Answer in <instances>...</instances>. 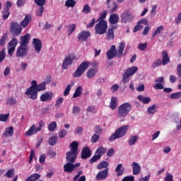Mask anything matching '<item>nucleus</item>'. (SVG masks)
<instances>
[{"instance_id": "obj_53", "label": "nucleus", "mask_w": 181, "mask_h": 181, "mask_svg": "<svg viewBox=\"0 0 181 181\" xmlns=\"http://www.w3.org/2000/svg\"><path fill=\"white\" fill-rule=\"evenodd\" d=\"M15 104H16V99L13 98V97H11L7 100V105H15Z\"/></svg>"}, {"instance_id": "obj_24", "label": "nucleus", "mask_w": 181, "mask_h": 181, "mask_svg": "<svg viewBox=\"0 0 181 181\" xmlns=\"http://www.w3.org/2000/svg\"><path fill=\"white\" fill-rule=\"evenodd\" d=\"M132 166L133 168V175H139L141 173V165H139V163L134 162L132 163Z\"/></svg>"}, {"instance_id": "obj_32", "label": "nucleus", "mask_w": 181, "mask_h": 181, "mask_svg": "<svg viewBox=\"0 0 181 181\" xmlns=\"http://www.w3.org/2000/svg\"><path fill=\"white\" fill-rule=\"evenodd\" d=\"M107 152V148H104L103 146L101 147H99L95 153L100 156V158H101V156H103V155H104V153H105Z\"/></svg>"}, {"instance_id": "obj_55", "label": "nucleus", "mask_w": 181, "mask_h": 181, "mask_svg": "<svg viewBox=\"0 0 181 181\" xmlns=\"http://www.w3.org/2000/svg\"><path fill=\"white\" fill-rule=\"evenodd\" d=\"M81 112V108L78 106H74L72 109V114L74 115H77V114H80Z\"/></svg>"}, {"instance_id": "obj_34", "label": "nucleus", "mask_w": 181, "mask_h": 181, "mask_svg": "<svg viewBox=\"0 0 181 181\" xmlns=\"http://www.w3.org/2000/svg\"><path fill=\"white\" fill-rule=\"evenodd\" d=\"M12 136L13 135V127H10L6 129V131L4 134V136Z\"/></svg>"}, {"instance_id": "obj_44", "label": "nucleus", "mask_w": 181, "mask_h": 181, "mask_svg": "<svg viewBox=\"0 0 181 181\" xmlns=\"http://www.w3.org/2000/svg\"><path fill=\"white\" fill-rule=\"evenodd\" d=\"M101 159V157L97 155L95 153V155L90 159V165H93V163H95L98 160H100Z\"/></svg>"}, {"instance_id": "obj_23", "label": "nucleus", "mask_w": 181, "mask_h": 181, "mask_svg": "<svg viewBox=\"0 0 181 181\" xmlns=\"http://www.w3.org/2000/svg\"><path fill=\"white\" fill-rule=\"evenodd\" d=\"M97 73H98V69H89L86 73V77L88 78H93V77H95Z\"/></svg>"}, {"instance_id": "obj_7", "label": "nucleus", "mask_w": 181, "mask_h": 181, "mask_svg": "<svg viewBox=\"0 0 181 181\" xmlns=\"http://www.w3.org/2000/svg\"><path fill=\"white\" fill-rule=\"evenodd\" d=\"M137 71V66H132L131 68L126 69L122 79V83H124V84L128 83V81H129V77H131V76H132L133 74H135V73H136Z\"/></svg>"}, {"instance_id": "obj_39", "label": "nucleus", "mask_w": 181, "mask_h": 181, "mask_svg": "<svg viewBox=\"0 0 181 181\" xmlns=\"http://www.w3.org/2000/svg\"><path fill=\"white\" fill-rule=\"evenodd\" d=\"M35 124H33L26 132L25 136H30L32 135H35Z\"/></svg>"}, {"instance_id": "obj_54", "label": "nucleus", "mask_w": 181, "mask_h": 181, "mask_svg": "<svg viewBox=\"0 0 181 181\" xmlns=\"http://www.w3.org/2000/svg\"><path fill=\"white\" fill-rule=\"evenodd\" d=\"M5 48H3L1 51H0V63H2L4 60H5V57H6V54H5Z\"/></svg>"}, {"instance_id": "obj_31", "label": "nucleus", "mask_w": 181, "mask_h": 181, "mask_svg": "<svg viewBox=\"0 0 181 181\" xmlns=\"http://www.w3.org/2000/svg\"><path fill=\"white\" fill-rule=\"evenodd\" d=\"M81 93H83V87L82 86H78L74 95H73V98H77L78 97H80L81 95Z\"/></svg>"}, {"instance_id": "obj_40", "label": "nucleus", "mask_w": 181, "mask_h": 181, "mask_svg": "<svg viewBox=\"0 0 181 181\" xmlns=\"http://www.w3.org/2000/svg\"><path fill=\"white\" fill-rule=\"evenodd\" d=\"M76 4V2L74 0H67L65 3V6H67L68 8H74Z\"/></svg>"}, {"instance_id": "obj_21", "label": "nucleus", "mask_w": 181, "mask_h": 181, "mask_svg": "<svg viewBox=\"0 0 181 181\" xmlns=\"http://www.w3.org/2000/svg\"><path fill=\"white\" fill-rule=\"evenodd\" d=\"M163 57V66H166V64H169L170 63V57H169V54H168V51L165 50L162 52Z\"/></svg>"}, {"instance_id": "obj_58", "label": "nucleus", "mask_w": 181, "mask_h": 181, "mask_svg": "<svg viewBox=\"0 0 181 181\" xmlns=\"http://www.w3.org/2000/svg\"><path fill=\"white\" fill-rule=\"evenodd\" d=\"M34 2L37 6H45L46 4V0H34Z\"/></svg>"}, {"instance_id": "obj_47", "label": "nucleus", "mask_w": 181, "mask_h": 181, "mask_svg": "<svg viewBox=\"0 0 181 181\" xmlns=\"http://www.w3.org/2000/svg\"><path fill=\"white\" fill-rule=\"evenodd\" d=\"M108 13V11H105L103 12L99 18L96 21V22H101V21H105V19L107 18V14Z\"/></svg>"}, {"instance_id": "obj_2", "label": "nucleus", "mask_w": 181, "mask_h": 181, "mask_svg": "<svg viewBox=\"0 0 181 181\" xmlns=\"http://www.w3.org/2000/svg\"><path fill=\"white\" fill-rule=\"evenodd\" d=\"M128 129H129V125H122L110 136L109 141H115V139H119V138H123V136H125V135H127Z\"/></svg>"}, {"instance_id": "obj_1", "label": "nucleus", "mask_w": 181, "mask_h": 181, "mask_svg": "<svg viewBox=\"0 0 181 181\" xmlns=\"http://www.w3.org/2000/svg\"><path fill=\"white\" fill-rule=\"evenodd\" d=\"M69 147L71 151L66 153V160L68 163L64 165V170L66 173H73L74 172V162H76L78 155V142L73 141L70 144Z\"/></svg>"}, {"instance_id": "obj_28", "label": "nucleus", "mask_w": 181, "mask_h": 181, "mask_svg": "<svg viewBox=\"0 0 181 181\" xmlns=\"http://www.w3.org/2000/svg\"><path fill=\"white\" fill-rule=\"evenodd\" d=\"M125 48V42H120L118 47V50L116 52L117 53V57H121L122 53H124V49Z\"/></svg>"}, {"instance_id": "obj_19", "label": "nucleus", "mask_w": 181, "mask_h": 181, "mask_svg": "<svg viewBox=\"0 0 181 181\" xmlns=\"http://www.w3.org/2000/svg\"><path fill=\"white\" fill-rule=\"evenodd\" d=\"M32 21V16L30 14L25 15L24 19L21 21L20 25H21V28H26L29 23H30V21Z\"/></svg>"}, {"instance_id": "obj_30", "label": "nucleus", "mask_w": 181, "mask_h": 181, "mask_svg": "<svg viewBox=\"0 0 181 181\" xmlns=\"http://www.w3.org/2000/svg\"><path fill=\"white\" fill-rule=\"evenodd\" d=\"M40 179V175L37 173L32 174L30 177H27L25 181H36Z\"/></svg>"}, {"instance_id": "obj_27", "label": "nucleus", "mask_w": 181, "mask_h": 181, "mask_svg": "<svg viewBox=\"0 0 181 181\" xmlns=\"http://www.w3.org/2000/svg\"><path fill=\"white\" fill-rule=\"evenodd\" d=\"M137 99L139 100V101H140L143 104H149L151 103V98L144 97L142 95H138Z\"/></svg>"}, {"instance_id": "obj_35", "label": "nucleus", "mask_w": 181, "mask_h": 181, "mask_svg": "<svg viewBox=\"0 0 181 181\" xmlns=\"http://www.w3.org/2000/svg\"><path fill=\"white\" fill-rule=\"evenodd\" d=\"M138 141V136H131L130 139L128 141V144L129 146L135 145V142Z\"/></svg>"}, {"instance_id": "obj_33", "label": "nucleus", "mask_w": 181, "mask_h": 181, "mask_svg": "<svg viewBox=\"0 0 181 181\" xmlns=\"http://www.w3.org/2000/svg\"><path fill=\"white\" fill-rule=\"evenodd\" d=\"M108 169V163L105 160H103L102 162L99 163L97 165V169Z\"/></svg>"}, {"instance_id": "obj_5", "label": "nucleus", "mask_w": 181, "mask_h": 181, "mask_svg": "<svg viewBox=\"0 0 181 181\" xmlns=\"http://www.w3.org/2000/svg\"><path fill=\"white\" fill-rule=\"evenodd\" d=\"M90 66V62H83L77 68L76 71L74 73L73 77H81L86 72V70Z\"/></svg>"}, {"instance_id": "obj_48", "label": "nucleus", "mask_w": 181, "mask_h": 181, "mask_svg": "<svg viewBox=\"0 0 181 181\" xmlns=\"http://www.w3.org/2000/svg\"><path fill=\"white\" fill-rule=\"evenodd\" d=\"M6 177H13L15 176V170L13 169H10L8 170L6 173L5 174Z\"/></svg>"}, {"instance_id": "obj_20", "label": "nucleus", "mask_w": 181, "mask_h": 181, "mask_svg": "<svg viewBox=\"0 0 181 181\" xmlns=\"http://www.w3.org/2000/svg\"><path fill=\"white\" fill-rule=\"evenodd\" d=\"M30 40V34H25L24 36L21 37L20 38V45L21 46H25L29 43Z\"/></svg>"}, {"instance_id": "obj_25", "label": "nucleus", "mask_w": 181, "mask_h": 181, "mask_svg": "<svg viewBox=\"0 0 181 181\" xmlns=\"http://www.w3.org/2000/svg\"><path fill=\"white\" fill-rule=\"evenodd\" d=\"M124 170L125 168L122 166V164H118L115 169L117 176H122L124 173Z\"/></svg>"}, {"instance_id": "obj_4", "label": "nucleus", "mask_w": 181, "mask_h": 181, "mask_svg": "<svg viewBox=\"0 0 181 181\" xmlns=\"http://www.w3.org/2000/svg\"><path fill=\"white\" fill-rule=\"evenodd\" d=\"M99 23H97L95 26V33L96 35H104L108 29V24L106 21H98Z\"/></svg>"}, {"instance_id": "obj_63", "label": "nucleus", "mask_w": 181, "mask_h": 181, "mask_svg": "<svg viewBox=\"0 0 181 181\" xmlns=\"http://www.w3.org/2000/svg\"><path fill=\"white\" fill-rule=\"evenodd\" d=\"M47 155H48V156H50V158H54V156H56L57 155V153H56V151H54L52 149H49L47 151Z\"/></svg>"}, {"instance_id": "obj_13", "label": "nucleus", "mask_w": 181, "mask_h": 181, "mask_svg": "<svg viewBox=\"0 0 181 181\" xmlns=\"http://www.w3.org/2000/svg\"><path fill=\"white\" fill-rule=\"evenodd\" d=\"M115 50H117V47H115V45H112L110 49L107 50L106 56L109 60H111L114 59L115 56H117V52Z\"/></svg>"}, {"instance_id": "obj_41", "label": "nucleus", "mask_w": 181, "mask_h": 181, "mask_svg": "<svg viewBox=\"0 0 181 181\" xmlns=\"http://www.w3.org/2000/svg\"><path fill=\"white\" fill-rule=\"evenodd\" d=\"M74 86V81H71V84H68L64 92V95H69V93H70V90H71V86Z\"/></svg>"}, {"instance_id": "obj_3", "label": "nucleus", "mask_w": 181, "mask_h": 181, "mask_svg": "<svg viewBox=\"0 0 181 181\" xmlns=\"http://www.w3.org/2000/svg\"><path fill=\"white\" fill-rule=\"evenodd\" d=\"M132 110V105L129 103H124L118 107L117 109V117L118 118H125Z\"/></svg>"}, {"instance_id": "obj_10", "label": "nucleus", "mask_w": 181, "mask_h": 181, "mask_svg": "<svg viewBox=\"0 0 181 181\" xmlns=\"http://www.w3.org/2000/svg\"><path fill=\"white\" fill-rule=\"evenodd\" d=\"M29 49L26 46L20 45L16 50L17 57H25L28 54V51Z\"/></svg>"}, {"instance_id": "obj_59", "label": "nucleus", "mask_w": 181, "mask_h": 181, "mask_svg": "<svg viewBox=\"0 0 181 181\" xmlns=\"http://www.w3.org/2000/svg\"><path fill=\"white\" fill-rule=\"evenodd\" d=\"M112 5L113 7L109 11L110 13H114V12H117V9H118V4H117V2L114 1Z\"/></svg>"}, {"instance_id": "obj_8", "label": "nucleus", "mask_w": 181, "mask_h": 181, "mask_svg": "<svg viewBox=\"0 0 181 181\" xmlns=\"http://www.w3.org/2000/svg\"><path fill=\"white\" fill-rule=\"evenodd\" d=\"M77 59V56L74 54H69L67 57H66L62 63V69L66 70L69 67V66L71 65L74 60Z\"/></svg>"}, {"instance_id": "obj_15", "label": "nucleus", "mask_w": 181, "mask_h": 181, "mask_svg": "<svg viewBox=\"0 0 181 181\" xmlns=\"http://www.w3.org/2000/svg\"><path fill=\"white\" fill-rule=\"evenodd\" d=\"M91 157V150H90V147L86 146L82 149L81 153V159H88V158Z\"/></svg>"}, {"instance_id": "obj_16", "label": "nucleus", "mask_w": 181, "mask_h": 181, "mask_svg": "<svg viewBox=\"0 0 181 181\" xmlns=\"http://www.w3.org/2000/svg\"><path fill=\"white\" fill-rule=\"evenodd\" d=\"M53 93L46 92L40 95V100L42 103H46V101H50L53 98Z\"/></svg>"}, {"instance_id": "obj_26", "label": "nucleus", "mask_w": 181, "mask_h": 181, "mask_svg": "<svg viewBox=\"0 0 181 181\" xmlns=\"http://www.w3.org/2000/svg\"><path fill=\"white\" fill-rule=\"evenodd\" d=\"M118 107V100H117V97H112L110 103V108L111 110H115Z\"/></svg>"}, {"instance_id": "obj_22", "label": "nucleus", "mask_w": 181, "mask_h": 181, "mask_svg": "<svg viewBox=\"0 0 181 181\" xmlns=\"http://www.w3.org/2000/svg\"><path fill=\"white\" fill-rule=\"evenodd\" d=\"M119 21V16H118V14L113 13L110 15L109 18V22L110 25H117Z\"/></svg>"}, {"instance_id": "obj_37", "label": "nucleus", "mask_w": 181, "mask_h": 181, "mask_svg": "<svg viewBox=\"0 0 181 181\" xmlns=\"http://www.w3.org/2000/svg\"><path fill=\"white\" fill-rule=\"evenodd\" d=\"M115 37V36L114 35V31L108 29L106 34V39L107 40H112Z\"/></svg>"}, {"instance_id": "obj_42", "label": "nucleus", "mask_w": 181, "mask_h": 181, "mask_svg": "<svg viewBox=\"0 0 181 181\" xmlns=\"http://www.w3.org/2000/svg\"><path fill=\"white\" fill-rule=\"evenodd\" d=\"M57 128V123L56 122H52L49 125H48V129L50 132H53L54 129Z\"/></svg>"}, {"instance_id": "obj_12", "label": "nucleus", "mask_w": 181, "mask_h": 181, "mask_svg": "<svg viewBox=\"0 0 181 181\" xmlns=\"http://www.w3.org/2000/svg\"><path fill=\"white\" fill-rule=\"evenodd\" d=\"M33 45L37 53H40V50H42V47L43 46V44L42 43V41L40 40V39L33 38Z\"/></svg>"}, {"instance_id": "obj_56", "label": "nucleus", "mask_w": 181, "mask_h": 181, "mask_svg": "<svg viewBox=\"0 0 181 181\" xmlns=\"http://www.w3.org/2000/svg\"><path fill=\"white\" fill-rule=\"evenodd\" d=\"M180 97H181V92L173 93L170 95V98H171L172 100H176L177 98H180Z\"/></svg>"}, {"instance_id": "obj_51", "label": "nucleus", "mask_w": 181, "mask_h": 181, "mask_svg": "<svg viewBox=\"0 0 181 181\" xmlns=\"http://www.w3.org/2000/svg\"><path fill=\"white\" fill-rule=\"evenodd\" d=\"M8 40V36L6 35H2L0 39V46L2 47L5 46V43H6V40Z\"/></svg>"}, {"instance_id": "obj_60", "label": "nucleus", "mask_w": 181, "mask_h": 181, "mask_svg": "<svg viewBox=\"0 0 181 181\" xmlns=\"http://www.w3.org/2000/svg\"><path fill=\"white\" fill-rule=\"evenodd\" d=\"M63 101H64V98H59L55 103V107L57 108L59 107H60V105H62V104H63Z\"/></svg>"}, {"instance_id": "obj_62", "label": "nucleus", "mask_w": 181, "mask_h": 181, "mask_svg": "<svg viewBox=\"0 0 181 181\" xmlns=\"http://www.w3.org/2000/svg\"><path fill=\"white\" fill-rule=\"evenodd\" d=\"M146 47H148V44H146V42L145 43H140L139 45H138V49L139 50H145L146 49Z\"/></svg>"}, {"instance_id": "obj_38", "label": "nucleus", "mask_w": 181, "mask_h": 181, "mask_svg": "<svg viewBox=\"0 0 181 181\" xmlns=\"http://www.w3.org/2000/svg\"><path fill=\"white\" fill-rule=\"evenodd\" d=\"M2 18L4 19V21H6V19H8V18H9V8H5L4 9V11H2Z\"/></svg>"}, {"instance_id": "obj_43", "label": "nucleus", "mask_w": 181, "mask_h": 181, "mask_svg": "<svg viewBox=\"0 0 181 181\" xmlns=\"http://www.w3.org/2000/svg\"><path fill=\"white\" fill-rule=\"evenodd\" d=\"M36 91H44V90H46V85L45 83H41L40 84L37 85V87L35 88Z\"/></svg>"}, {"instance_id": "obj_50", "label": "nucleus", "mask_w": 181, "mask_h": 181, "mask_svg": "<svg viewBox=\"0 0 181 181\" xmlns=\"http://www.w3.org/2000/svg\"><path fill=\"white\" fill-rule=\"evenodd\" d=\"M8 118H9V113L6 115L0 114V122H6V121H8Z\"/></svg>"}, {"instance_id": "obj_36", "label": "nucleus", "mask_w": 181, "mask_h": 181, "mask_svg": "<svg viewBox=\"0 0 181 181\" xmlns=\"http://www.w3.org/2000/svg\"><path fill=\"white\" fill-rule=\"evenodd\" d=\"M156 108H158V105H152L151 106H150V107H148L147 108V112H148V114H152V115H153V114H155V113L156 112V110H156Z\"/></svg>"}, {"instance_id": "obj_61", "label": "nucleus", "mask_w": 181, "mask_h": 181, "mask_svg": "<svg viewBox=\"0 0 181 181\" xmlns=\"http://www.w3.org/2000/svg\"><path fill=\"white\" fill-rule=\"evenodd\" d=\"M177 74L179 78V82L181 83V64H178L177 66Z\"/></svg>"}, {"instance_id": "obj_11", "label": "nucleus", "mask_w": 181, "mask_h": 181, "mask_svg": "<svg viewBox=\"0 0 181 181\" xmlns=\"http://www.w3.org/2000/svg\"><path fill=\"white\" fill-rule=\"evenodd\" d=\"M121 21L122 23H128V22H131L132 19H134V16L132 13L129 12H124L121 14Z\"/></svg>"}, {"instance_id": "obj_57", "label": "nucleus", "mask_w": 181, "mask_h": 181, "mask_svg": "<svg viewBox=\"0 0 181 181\" xmlns=\"http://www.w3.org/2000/svg\"><path fill=\"white\" fill-rule=\"evenodd\" d=\"M83 13H90L91 12V8H90V6L88 4H85L83 6V9L82 11Z\"/></svg>"}, {"instance_id": "obj_64", "label": "nucleus", "mask_w": 181, "mask_h": 181, "mask_svg": "<svg viewBox=\"0 0 181 181\" xmlns=\"http://www.w3.org/2000/svg\"><path fill=\"white\" fill-rule=\"evenodd\" d=\"M165 181H173V175L172 174L167 173L165 177Z\"/></svg>"}, {"instance_id": "obj_18", "label": "nucleus", "mask_w": 181, "mask_h": 181, "mask_svg": "<svg viewBox=\"0 0 181 181\" xmlns=\"http://www.w3.org/2000/svg\"><path fill=\"white\" fill-rule=\"evenodd\" d=\"M108 177V168H106L98 173L95 177L96 180H103Z\"/></svg>"}, {"instance_id": "obj_49", "label": "nucleus", "mask_w": 181, "mask_h": 181, "mask_svg": "<svg viewBox=\"0 0 181 181\" xmlns=\"http://www.w3.org/2000/svg\"><path fill=\"white\" fill-rule=\"evenodd\" d=\"M162 64V60L158 59L156 60L151 65V69H156V67H159Z\"/></svg>"}, {"instance_id": "obj_52", "label": "nucleus", "mask_w": 181, "mask_h": 181, "mask_svg": "<svg viewBox=\"0 0 181 181\" xmlns=\"http://www.w3.org/2000/svg\"><path fill=\"white\" fill-rule=\"evenodd\" d=\"M43 12H45V7L43 6H40L38 9L37 10L36 16H42L43 15Z\"/></svg>"}, {"instance_id": "obj_46", "label": "nucleus", "mask_w": 181, "mask_h": 181, "mask_svg": "<svg viewBox=\"0 0 181 181\" xmlns=\"http://www.w3.org/2000/svg\"><path fill=\"white\" fill-rule=\"evenodd\" d=\"M164 30V28L163 25H161L160 27H158L156 31L154 32V33L152 35V37H156L157 35H159V33H160L161 32H163Z\"/></svg>"}, {"instance_id": "obj_14", "label": "nucleus", "mask_w": 181, "mask_h": 181, "mask_svg": "<svg viewBox=\"0 0 181 181\" xmlns=\"http://www.w3.org/2000/svg\"><path fill=\"white\" fill-rule=\"evenodd\" d=\"M90 36H91L90 31H82L78 35V40L79 42H86Z\"/></svg>"}, {"instance_id": "obj_45", "label": "nucleus", "mask_w": 181, "mask_h": 181, "mask_svg": "<svg viewBox=\"0 0 181 181\" xmlns=\"http://www.w3.org/2000/svg\"><path fill=\"white\" fill-rule=\"evenodd\" d=\"M76 30V24H71L68 25V36H70L73 32Z\"/></svg>"}, {"instance_id": "obj_9", "label": "nucleus", "mask_w": 181, "mask_h": 181, "mask_svg": "<svg viewBox=\"0 0 181 181\" xmlns=\"http://www.w3.org/2000/svg\"><path fill=\"white\" fill-rule=\"evenodd\" d=\"M19 42L16 38H13L7 45L8 54L9 56H13V52H15V49H16V46Z\"/></svg>"}, {"instance_id": "obj_29", "label": "nucleus", "mask_w": 181, "mask_h": 181, "mask_svg": "<svg viewBox=\"0 0 181 181\" xmlns=\"http://www.w3.org/2000/svg\"><path fill=\"white\" fill-rule=\"evenodd\" d=\"M58 140H59V137L57 136H51L48 139V144L50 146H54V145H56V142H57Z\"/></svg>"}, {"instance_id": "obj_6", "label": "nucleus", "mask_w": 181, "mask_h": 181, "mask_svg": "<svg viewBox=\"0 0 181 181\" xmlns=\"http://www.w3.org/2000/svg\"><path fill=\"white\" fill-rule=\"evenodd\" d=\"M22 26L18 22L12 21L10 23V32L13 36H19L22 33Z\"/></svg>"}, {"instance_id": "obj_17", "label": "nucleus", "mask_w": 181, "mask_h": 181, "mask_svg": "<svg viewBox=\"0 0 181 181\" xmlns=\"http://www.w3.org/2000/svg\"><path fill=\"white\" fill-rule=\"evenodd\" d=\"M25 95L30 98L31 100H36L37 98V92L35 89H27L25 93Z\"/></svg>"}]
</instances>
